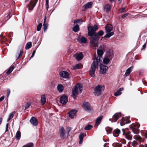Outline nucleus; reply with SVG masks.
Wrapping results in <instances>:
<instances>
[{"label": "nucleus", "instance_id": "nucleus-1", "mask_svg": "<svg viewBox=\"0 0 147 147\" xmlns=\"http://www.w3.org/2000/svg\"><path fill=\"white\" fill-rule=\"evenodd\" d=\"M97 29L98 26L96 25H94L93 27L90 26L88 28V35L91 37L90 39V46L93 49L98 47V40L100 37L95 32Z\"/></svg>", "mask_w": 147, "mask_h": 147}, {"label": "nucleus", "instance_id": "nucleus-2", "mask_svg": "<svg viewBox=\"0 0 147 147\" xmlns=\"http://www.w3.org/2000/svg\"><path fill=\"white\" fill-rule=\"evenodd\" d=\"M97 53L98 57L97 58L94 59V61L91 64V68L89 71L90 76L93 77L95 76L96 69L98 68V64H100L102 62V56L104 53V51L103 50L98 49Z\"/></svg>", "mask_w": 147, "mask_h": 147}, {"label": "nucleus", "instance_id": "nucleus-3", "mask_svg": "<svg viewBox=\"0 0 147 147\" xmlns=\"http://www.w3.org/2000/svg\"><path fill=\"white\" fill-rule=\"evenodd\" d=\"M140 125L138 123L133 124L130 126L131 129L132 130L133 132L135 134H137L139 132V128Z\"/></svg>", "mask_w": 147, "mask_h": 147}, {"label": "nucleus", "instance_id": "nucleus-4", "mask_svg": "<svg viewBox=\"0 0 147 147\" xmlns=\"http://www.w3.org/2000/svg\"><path fill=\"white\" fill-rule=\"evenodd\" d=\"M23 47L20 46L19 47L17 50L16 53L15 55V59L16 60H18L22 56L23 51Z\"/></svg>", "mask_w": 147, "mask_h": 147}, {"label": "nucleus", "instance_id": "nucleus-5", "mask_svg": "<svg viewBox=\"0 0 147 147\" xmlns=\"http://www.w3.org/2000/svg\"><path fill=\"white\" fill-rule=\"evenodd\" d=\"M38 2V0H31L27 6L28 11L30 12L35 6Z\"/></svg>", "mask_w": 147, "mask_h": 147}, {"label": "nucleus", "instance_id": "nucleus-6", "mask_svg": "<svg viewBox=\"0 0 147 147\" xmlns=\"http://www.w3.org/2000/svg\"><path fill=\"white\" fill-rule=\"evenodd\" d=\"M82 86L81 84L79 83L75 85L72 89V92H81Z\"/></svg>", "mask_w": 147, "mask_h": 147}, {"label": "nucleus", "instance_id": "nucleus-7", "mask_svg": "<svg viewBox=\"0 0 147 147\" xmlns=\"http://www.w3.org/2000/svg\"><path fill=\"white\" fill-rule=\"evenodd\" d=\"M123 134L124 135L126 138L128 140H131L132 139V135L131 134V132L128 131L125 132V129H122Z\"/></svg>", "mask_w": 147, "mask_h": 147}, {"label": "nucleus", "instance_id": "nucleus-8", "mask_svg": "<svg viewBox=\"0 0 147 147\" xmlns=\"http://www.w3.org/2000/svg\"><path fill=\"white\" fill-rule=\"evenodd\" d=\"M82 107L85 111H88L92 109V108L88 102H82Z\"/></svg>", "mask_w": 147, "mask_h": 147}, {"label": "nucleus", "instance_id": "nucleus-9", "mask_svg": "<svg viewBox=\"0 0 147 147\" xmlns=\"http://www.w3.org/2000/svg\"><path fill=\"white\" fill-rule=\"evenodd\" d=\"M108 69V67L107 66L101 65L100 72L102 74H106L107 70Z\"/></svg>", "mask_w": 147, "mask_h": 147}, {"label": "nucleus", "instance_id": "nucleus-10", "mask_svg": "<svg viewBox=\"0 0 147 147\" xmlns=\"http://www.w3.org/2000/svg\"><path fill=\"white\" fill-rule=\"evenodd\" d=\"M59 133L60 137L62 139H64L66 137L65 131L63 127L60 128Z\"/></svg>", "mask_w": 147, "mask_h": 147}, {"label": "nucleus", "instance_id": "nucleus-11", "mask_svg": "<svg viewBox=\"0 0 147 147\" xmlns=\"http://www.w3.org/2000/svg\"><path fill=\"white\" fill-rule=\"evenodd\" d=\"M121 115L120 113H117L115 114L112 117V120L111 119H109V120L112 121V122H115L121 117Z\"/></svg>", "mask_w": 147, "mask_h": 147}, {"label": "nucleus", "instance_id": "nucleus-12", "mask_svg": "<svg viewBox=\"0 0 147 147\" xmlns=\"http://www.w3.org/2000/svg\"><path fill=\"white\" fill-rule=\"evenodd\" d=\"M68 101L67 97L64 95L62 96L60 98V102L63 105H65Z\"/></svg>", "mask_w": 147, "mask_h": 147}, {"label": "nucleus", "instance_id": "nucleus-13", "mask_svg": "<svg viewBox=\"0 0 147 147\" xmlns=\"http://www.w3.org/2000/svg\"><path fill=\"white\" fill-rule=\"evenodd\" d=\"M77 111L75 109L71 110L68 113L69 117L71 119L74 118L76 116Z\"/></svg>", "mask_w": 147, "mask_h": 147}, {"label": "nucleus", "instance_id": "nucleus-14", "mask_svg": "<svg viewBox=\"0 0 147 147\" xmlns=\"http://www.w3.org/2000/svg\"><path fill=\"white\" fill-rule=\"evenodd\" d=\"M92 2H89L82 7V11H85L88 8H91L92 6Z\"/></svg>", "mask_w": 147, "mask_h": 147}, {"label": "nucleus", "instance_id": "nucleus-15", "mask_svg": "<svg viewBox=\"0 0 147 147\" xmlns=\"http://www.w3.org/2000/svg\"><path fill=\"white\" fill-rule=\"evenodd\" d=\"M105 88L104 86L98 85L94 88V90L95 92H101L104 91Z\"/></svg>", "mask_w": 147, "mask_h": 147}, {"label": "nucleus", "instance_id": "nucleus-16", "mask_svg": "<svg viewBox=\"0 0 147 147\" xmlns=\"http://www.w3.org/2000/svg\"><path fill=\"white\" fill-rule=\"evenodd\" d=\"M105 29L106 30V32L109 33L110 32L113 30V26L110 24H107L105 28Z\"/></svg>", "mask_w": 147, "mask_h": 147}, {"label": "nucleus", "instance_id": "nucleus-17", "mask_svg": "<svg viewBox=\"0 0 147 147\" xmlns=\"http://www.w3.org/2000/svg\"><path fill=\"white\" fill-rule=\"evenodd\" d=\"M77 40L80 43H85L87 42L86 39L84 36L81 37L80 36H78Z\"/></svg>", "mask_w": 147, "mask_h": 147}, {"label": "nucleus", "instance_id": "nucleus-18", "mask_svg": "<svg viewBox=\"0 0 147 147\" xmlns=\"http://www.w3.org/2000/svg\"><path fill=\"white\" fill-rule=\"evenodd\" d=\"M113 51L112 50L108 51L106 53V57L111 59L113 57Z\"/></svg>", "mask_w": 147, "mask_h": 147}, {"label": "nucleus", "instance_id": "nucleus-19", "mask_svg": "<svg viewBox=\"0 0 147 147\" xmlns=\"http://www.w3.org/2000/svg\"><path fill=\"white\" fill-rule=\"evenodd\" d=\"M60 76L64 78H67L69 76V73L65 71H62L60 73Z\"/></svg>", "mask_w": 147, "mask_h": 147}, {"label": "nucleus", "instance_id": "nucleus-20", "mask_svg": "<svg viewBox=\"0 0 147 147\" xmlns=\"http://www.w3.org/2000/svg\"><path fill=\"white\" fill-rule=\"evenodd\" d=\"M30 122L34 125L36 126L38 124L37 119L35 117H33L30 120Z\"/></svg>", "mask_w": 147, "mask_h": 147}, {"label": "nucleus", "instance_id": "nucleus-21", "mask_svg": "<svg viewBox=\"0 0 147 147\" xmlns=\"http://www.w3.org/2000/svg\"><path fill=\"white\" fill-rule=\"evenodd\" d=\"M102 118V116H100L96 119L95 125V127H97L100 124Z\"/></svg>", "mask_w": 147, "mask_h": 147}, {"label": "nucleus", "instance_id": "nucleus-22", "mask_svg": "<svg viewBox=\"0 0 147 147\" xmlns=\"http://www.w3.org/2000/svg\"><path fill=\"white\" fill-rule=\"evenodd\" d=\"M46 101V97L45 94L41 95L40 99V103L41 105H43Z\"/></svg>", "mask_w": 147, "mask_h": 147}, {"label": "nucleus", "instance_id": "nucleus-23", "mask_svg": "<svg viewBox=\"0 0 147 147\" xmlns=\"http://www.w3.org/2000/svg\"><path fill=\"white\" fill-rule=\"evenodd\" d=\"M120 133V130L118 129H116L114 130L113 134L114 136L117 137L119 136Z\"/></svg>", "mask_w": 147, "mask_h": 147}, {"label": "nucleus", "instance_id": "nucleus-24", "mask_svg": "<svg viewBox=\"0 0 147 147\" xmlns=\"http://www.w3.org/2000/svg\"><path fill=\"white\" fill-rule=\"evenodd\" d=\"M130 122V121L129 120L128 122L124 118L122 119L121 120L120 124L121 126H123L125 124L129 123Z\"/></svg>", "mask_w": 147, "mask_h": 147}, {"label": "nucleus", "instance_id": "nucleus-25", "mask_svg": "<svg viewBox=\"0 0 147 147\" xmlns=\"http://www.w3.org/2000/svg\"><path fill=\"white\" fill-rule=\"evenodd\" d=\"M133 66H131L128 68L126 71L125 75L126 76H128L131 72L132 69L133 68Z\"/></svg>", "mask_w": 147, "mask_h": 147}, {"label": "nucleus", "instance_id": "nucleus-26", "mask_svg": "<svg viewBox=\"0 0 147 147\" xmlns=\"http://www.w3.org/2000/svg\"><path fill=\"white\" fill-rule=\"evenodd\" d=\"M133 138L134 139L140 142H143L144 140L143 139L138 135H135L134 136Z\"/></svg>", "mask_w": 147, "mask_h": 147}, {"label": "nucleus", "instance_id": "nucleus-27", "mask_svg": "<svg viewBox=\"0 0 147 147\" xmlns=\"http://www.w3.org/2000/svg\"><path fill=\"white\" fill-rule=\"evenodd\" d=\"M82 64H78L73 66L72 68V69L74 70H75L77 69L82 68Z\"/></svg>", "mask_w": 147, "mask_h": 147}, {"label": "nucleus", "instance_id": "nucleus-28", "mask_svg": "<svg viewBox=\"0 0 147 147\" xmlns=\"http://www.w3.org/2000/svg\"><path fill=\"white\" fill-rule=\"evenodd\" d=\"M83 58V55L82 53H80L76 55V59L78 61L81 60Z\"/></svg>", "mask_w": 147, "mask_h": 147}, {"label": "nucleus", "instance_id": "nucleus-29", "mask_svg": "<svg viewBox=\"0 0 147 147\" xmlns=\"http://www.w3.org/2000/svg\"><path fill=\"white\" fill-rule=\"evenodd\" d=\"M14 68V66L13 65H12L8 69V70L7 71V74H10L12 71L13 70Z\"/></svg>", "mask_w": 147, "mask_h": 147}, {"label": "nucleus", "instance_id": "nucleus-30", "mask_svg": "<svg viewBox=\"0 0 147 147\" xmlns=\"http://www.w3.org/2000/svg\"><path fill=\"white\" fill-rule=\"evenodd\" d=\"M104 8L106 11H108L110 10L111 9V7L109 4H107L104 6Z\"/></svg>", "mask_w": 147, "mask_h": 147}, {"label": "nucleus", "instance_id": "nucleus-31", "mask_svg": "<svg viewBox=\"0 0 147 147\" xmlns=\"http://www.w3.org/2000/svg\"><path fill=\"white\" fill-rule=\"evenodd\" d=\"M57 89L59 92H62L63 89V86L62 84H59L57 86Z\"/></svg>", "mask_w": 147, "mask_h": 147}, {"label": "nucleus", "instance_id": "nucleus-32", "mask_svg": "<svg viewBox=\"0 0 147 147\" xmlns=\"http://www.w3.org/2000/svg\"><path fill=\"white\" fill-rule=\"evenodd\" d=\"M21 136V132L20 131H18L16 132V139L18 140H19L20 139Z\"/></svg>", "mask_w": 147, "mask_h": 147}, {"label": "nucleus", "instance_id": "nucleus-33", "mask_svg": "<svg viewBox=\"0 0 147 147\" xmlns=\"http://www.w3.org/2000/svg\"><path fill=\"white\" fill-rule=\"evenodd\" d=\"M46 16L45 17V19L44 20V23L43 24V29H44V31L45 32L47 30L48 26V24H45V21L46 20Z\"/></svg>", "mask_w": 147, "mask_h": 147}, {"label": "nucleus", "instance_id": "nucleus-34", "mask_svg": "<svg viewBox=\"0 0 147 147\" xmlns=\"http://www.w3.org/2000/svg\"><path fill=\"white\" fill-rule=\"evenodd\" d=\"M110 59L109 58L106 57H105L103 59V62L105 64H108L110 61Z\"/></svg>", "mask_w": 147, "mask_h": 147}, {"label": "nucleus", "instance_id": "nucleus-35", "mask_svg": "<svg viewBox=\"0 0 147 147\" xmlns=\"http://www.w3.org/2000/svg\"><path fill=\"white\" fill-rule=\"evenodd\" d=\"M114 34V33L113 32L107 33V34L105 35L104 37L105 38H109Z\"/></svg>", "mask_w": 147, "mask_h": 147}, {"label": "nucleus", "instance_id": "nucleus-36", "mask_svg": "<svg viewBox=\"0 0 147 147\" xmlns=\"http://www.w3.org/2000/svg\"><path fill=\"white\" fill-rule=\"evenodd\" d=\"M32 46V43L30 42H28L26 44V47L25 49L26 50H28Z\"/></svg>", "mask_w": 147, "mask_h": 147}, {"label": "nucleus", "instance_id": "nucleus-37", "mask_svg": "<svg viewBox=\"0 0 147 147\" xmlns=\"http://www.w3.org/2000/svg\"><path fill=\"white\" fill-rule=\"evenodd\" d=\"M121 143L117 142L114 143L112 144V146L113 147H121Z\"/></svg>", "mask_w": 147, "mask_h": 147}, {"label": "nucleus", "instance_id": "nucleus-38", "mask_svg": "<svg viewBox=\"0 0 147 147\" xmlns=\"http://www.w3.org/2000/svg\"><path fill=\"white\" fill-rule=\"evenodd\" d=\"M79 29L80 28L78 25L74 26L73 28V30L75 32H77L79 30Z\"/></svg>", "mask_w": 147, "mask_h": 147}, {"label": "nucleus", "instance_id": "nucleus-39", "mask_svg": "<svg viewBox=\"0 0 147 147\" xmlns=\"http://www.w3.org/2000/svg\"><path fill=\"white\" fill-rule=\"evenodd\" d=\"M14 116V113L13 112H12L10 113L9 116L7 120V121L8 122L11 119H12Z\"/></svg>", "mask_w": 147, "mask_h": 147}, {"label": "nucleus", "instance_id": "nucleus-40", "mask_svg": "<svg viewBox=\"0 0 147 147\" xmlns=\"http://www.w3.org/2000/svg\"><path fill=\"white\" fill-rule=\"evenodd\" d=\"M104 32L102 30H100L98 32L96 33V34L98 36H101L103 35Z\"/></svg>", "mask_w": 147, "mask_h": 147}, {"label": "nucleus", "instance_id": "nucleus-41", "mask_svg": "<svg viewBox=\"0 0 147 147\" xmlns=\"http://www.w3.org/2000/svg\"><path fill=\"white\" fill-rule=\"evenodd\" d=\"M34 145L32 143H30L25 145L22 147H33Z\"/></svg>", "mask_w": 147, "mask_h": 147}, {"label": "nucleus", "instance_id": "nucleus-42", "mask_svg": "<svg viewBox=\"0 0 147 147\" xmlns=\"http://www.w3.org/2000/svg\"><path fill=\"white\" fill-rule=\"evenodd\" d=\"M71 128L70 127H67L66 128V130L67 133V136L69 135V134L70 132L71 131Z\"/></svg>", "mask_w": 147, "mask_h": 147}, {"label": "nucleus", "instance_id": "nucleus-43", "mask_svg": "<svg viewBox=\"0 0 147 147\" xmlns=\"http://www.w3.org/2000/svg\"><path fill=\"white\" fill-rule=\"evenodd\" d=\"M31 105V102H28L26 104L24 107H25V110H26L27 109H28L29 107Z\"/></svg>", "mask_w": 147, "mask_h": 147}, {"label": "nucleus", "instance_id": "nucleus-44", "mask_svg": "<svg viewBox=\"0 0 147 147\" xmlns=\"http://www.w3.org/2000/svg\"><path fill=\"white\" fill-rule=\"evenodd\" d=\"M42 26V24L41 23H40L38 24L37 28V31H39L40 30Z\"/></svg>", "mask_w": 147, "mask_h": 147}, {"label": "nucleus", "instance_id": "nucleus-45", "mask_svg": "<svg viewBox=\"0 0 147 147\" xmlns=\"http://www.w3.org/2000/svg\"><path fill=\"white\" fill-rule=\"evenodd\" d=\"M105 129L106 131L107 132L108 134H109L111 133L112 129L111 128L109 127H106Z\"/></svg>", "mask_w": 147, "mask_h": 147}, {"label": "nucleus", "instance_id": "nucleus-46", "mask_svg": "<svg viewBox=\"0 0 147 147\" xmlns=\"http://www.w3.org/2000/svg\"><path fill=\"white\" fill-rule=\"evenodd\" d=\"M79 92H72V95L74 99L76 98L77 95H78Z\"/></svg>", "mask_w": 147, "mask_h": 147}, {"label": "nucleus", "instance_id": "nucleus-47", "mask_svg": "<svg viewBox=\"0 0 147 147\" xmlns=\"http://www.w3.org/2000/svg\"><path fill=\"white\" fill-rule=\"evenodd\" d=\"M92 126L90 125H88L86 126L85 128V129L86 130H89L92 128Z\"/></svg>", "mask_w": 147, "mask_h": 147}, {"label": "nucleus", "instance_id": "nucleus-48", "mask_svg": "<svg viewBox=\"0 0 147 147\" xmlns=\"http://www.w3.org/2000/svg\"><path fill=\"white\" fill-rule=\"evenodd\" d=\"M84 137V134L83 133H81L79 136L80 140H83Z\"/></svg>", "mask_w": 147, "mask_h": 147}, {"label": "nucleus", "instance_id": "nucleus-49", "mask_svg": "<svg viewBox=\"0 0 147 147\" xmlns=\"http://www.w3.org/2000/svg\"><path fill=\"white\" fill-rule=\"evenodd\" d=\"M80 22H81V23H82V20L81 19H78L77 20H75L74 22V24Z\"/></svg>", "mask_w": 147, "mask_h": 147}, {"label": "nucleus", "instance_id": "nucleus-50", "mask_svg": "<svg viewBox=\"0 0 147 147\" xmlns=\"http://www.w3.org/2000/svg\"><path fill=\"white\" fill-rule=\"evenodd\" d=\"M94 94L96 96H98L101 94V92H94Z\"/></svg>", "mask_w": 147, "mask_h": 147}, {"label": "nucleus", "instance_id": "nucleus-51", "mask_svg": "<svg viewBox=\"0 0 147 147\" xmlns=\"http://www.w3.org/2000/svg\"><path fill=\"white\" fill-rule=\"evenodd\" d=\"M125 8L124 7L120 9V11L121 13H122L125 10Z\"/></svg>", "mask_w": 147, "mask_h": 147}, {"label": "nucleus", "instance_id": "nucleus-52", "mask_svg": "<svg viewBox=\"0 0 147 147\" xmlns=\"http://www.w3.org/2000/svg\"><path fill=\"white\" fill-rule=\"evenodd\" d=\"M121 92H115L114 95L115 96H118L121 95Z\"/></svg>", "mask_w": 147, "mask_h": 147}, {"label": "nucleus", "instance_id": "nucleus-53", "mask_svg": "<svg viewBox=\"0 0 147 147\" xmlns=\"http://www.w3.org/2000/svg\"><path fill=\"white\" fill-rule=\"evenodd\" d=\"M8 126H9V124L8 123H7L6 124V129H5V132H7L8 131Z\"/></svg>", "mask_w": 147, "mask_h": 147}, {"label": "nucleus", "instance_id": "nucleus-54", "mask_svg": "<svg viewBox=\"0 0 147 147\" xmlns=\"http://www.w3.org/2000/svg\"><path fill=\"white\" fill-rule=\"evenodd\" d=\"M132 144L133 146H135L137 144V143L136 142L134 141L132 142Z\"/></svg>", "mask_w": 147, "mask_h": 147}, {"label": "nucleus", "instance_id": "nucleus-55", "mask_svg": "<svg viewBox=\"0 0 147 147\" xmlns=\"http://www.w3.org/2000/svg\"><path fill=\"white\" fill-rule=\"evenodd\" d=\"M124 88H121L119 89L116 92H121V91H123V90Z\"/></svg>", "mask_w": 147, "mask_h": 147}, {"label": "nucleus", "instance_id": "nucleus-56", "mask_svg": "<svg viewBox=\"0 0 147 147\" xmlns=\"http://www.w3.org/2000/svg\"><path fill=\"white\" fill-rule=\"evenodd\" d=\"M35 53H36V51L35 50L34 51H33V53H32L31 56L30 57V58H32L34 56Z\"/></svg>", "mask_w": 147, "mask_h": 147}, {"label": "nucleus", "instance_id": "nucleus-57", "mask_svg": "<svg viewBox=\"0 0 147 147\" xmlns=\"http://www.w3.org/2000/svg\"><path fill=\"white\" fill-rule=\"evenodd\" d=\"M131 144V142H129L126 145V147H131L130 144Z\"/></svg>", "mask_w": 147, "mask_h": 147}, {"label": "nucleus", "instance_id": "nucleus-58", "mask_svg": "<svg viewBox=\"0 0 147 147\" xmlns=\"http://www.w3.org/2000/svg\"><path fill=\"white\" fill-rule=\"evenodd\" d=\"M121 142L123 144H126V141L124 139H122Z\"/></svg>", "mask_w": 147, "mask_h": 147}, {"label": "nucleus", "instance_id": "nucleus-59", "mask_svg": "<svg viewBox=\"0 0 147 147\" xmlns=\"http://www.w3.org/2000/svg\"><path fill=\"white\" fill-rule=\"evenodd\" d=\"M5 96H3L0 98V101H2L4 99Z\"/></svg>", "mask_w": 147, "mask_h": 147}, {"label": "nucleus", "instance_id": "nucleus-60", "mask_svg": "<svg viewBox=\"0 0 147 147\" xmlns=\"http://www.w3.org/2000/svg\"><path fill=\"white\" fill-rule=\"evenodd\" d=\"M128 15V13H126L125 14H124V15H123L122 17V18H123L125 17H126Z\"/></svg>", "mask_w": 147, "mask_h": 147}, {"label": "nucleus", "instance_id": "nucleus-61", "mask_svg": "<svg viewBox=\"0 0 147 147\" xmlns=\"http://www.w3.org/2000/svg\"><path fill=\"white\" fill-rule=\"evenodd\" d=\"M82 140H80L79 141V143L80 144H81L82 143Z\"/></svg>", "mask_w": 147, "mask_h": 147}, {"label": "nucleus", "instance_id": "nucleus-62", "mask_svg": "<svg viewBox=\"0 0 147 147\" xmlns=\"http://www.w3.org/2000/svg\"><path fill=\"white\" fill-rule=\"evenodd\" d=\"M143 48L144 49H145L146 47V45L145 44H144V45L143 46Z\"/></svg>", "mask_w": 147, "mask_h": 147}, {"label": "nucleus", "instance_id": "nucleus-63", "mask_svg": "<svg viewBox=\"0 0 147 147\" xmlns=\"http://www.w3.org/2000/svg\"><path fill=\"white\" fill-rule=\"evenodd\" d=\"M144 136H145V137L146 138H147V132H146L145 133Z\"/></svg>", "mask_w": 147, "mask_h": 147}, {"label": "nucleus", "instance_id": "nucleus-64", "mask_svg": "<svg viewBox=\"0 0 147 147\" xmlns=\"http://www.w3.org/2000/svg\"><path fill=\"white\" fill-rule=\"evenodd\" d=\"M9 15H10V14L9 13L7 15V17L8 19H9L10 18V16H9Z\"/></svg>", "mask_w": 147, "mask_h": 147}]
</instances>
